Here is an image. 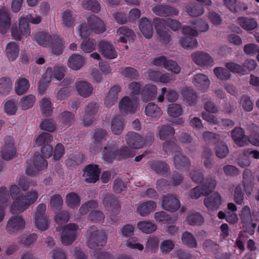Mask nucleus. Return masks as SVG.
I'll return each mask as SVG.
<instances>
[{
    "label": "nucleus",
    "instance_id": "nucleus-1",
    "mask_svg": "<svg viewBox=\"0 0 259 259\" xmlns=\"http://www.w3.org/2000/svg\"><path fill=\"white\" fill-rule=\"evenodd\" d=\"M10 195L14 201L10 207L12 214H19L23 212L37 199L38 195L36 191L28 192L24 195L19 196L20 190L16 185H13L10 189Z\"/></svg>",
    "mask_w": 259,
    "mask_h": 259
},
{
    "label": "nucleus",
    "instance_id": "nucleus-2",
    "mask_svg": "<svg viewBox=\"0 0 259 259\" xmlns=\"http://www.w3.org/2000/svg\"><path fill=\"white\" fill-rule=\"evenodd\" d=\"M34 40L42 47H50L53 54L59 55L62 54L63 49V41L58 35L53 37L44 32H37L34 35Z\"/></svg>",
    "mask_w": 259,
    "mask_h": 259
},
{
    "label": "nucleus",
    "instance_id": "nucleus-3",
    "mask_svg": "<svg viewBox=\"0 0 259 259\" xmlns=\"http://www.w3.org/2000/svg\"><path fill=\"white\" fill-rule=\"evenodd\" d=\"M87 243L91 249L104 246L107 242V236L102 230H98L94 225L89 227L87 231Z\"/></svg>",
    "mask_w": 259,
    "mask_h": 259
},
{
    "label": "nucleus",
    "instance_id": "nucleus-4",
    "mask_svg": "<svg viewBox=\"0 0 259 259\" xmlns=\"http://www.w3.org/2000/svg\"><path fill=\"white\" fill-rule=\"evenodd\" d=\"M217 182L214 178H206L203 184L194 188L190 192V196L192 199H198L201 196L209 195L215 188Z\"/></svg>",
    "mask_w": 259,
    "mask_h": 259
},
{
    "label": "nucleus",
    "instance_id": "nucleus-5",
    "mask_svg": "<svg viewBox=\"0 0 259 259\" xmlns=\"http://www.w3.org/2000/svg\"><path fill=\"white\" fill-rule=\"evenodd\" d=\"M146 140L140 134L128 132L126 135V142L128 146L132 149H140L145 144L151 145L154 141V134L150 133L146 136Z\"/></svg>",
    "mask_w": 259,
    "mask_h": 259
},
{
    "label": "nucleus",
    "instance_id": "nucleus-6",
    "mask_svg": "<svg viewBox=\"0 0 259 259\" xmlns=\"http://www.w3.org/2000/svg\"><path fill=\"white\" fill-rule=\"evenodd\" d=\"M26 174L32 176L36 175L39 171L47 168L48 161L38 153H36L33 157V160H27Z\"/></svg>",
    "mask_w": 259,
    "mask_h": 259
},
{
    "label": "nucleus",
    "instance_id": "nucleus-7",
    "mask_svg": "<svg viewBox=\"0 0 259 259\" xmlns=\"http://www.w3.org/2000/svg\"><path fill=\"white\" fill-rule=\"evenodd\" d=\"M78 225L75 224H69L64 226L61 234V240L64 245H69L75 240L78 229Z\"/></svg>",
    "mask_w": 259,
    "mask_h": 259
},
{
    "label": "nucleus",
    "instance_id": "nucleus-8",
    "mask_svg": "<svg viewBox=\"0 0 259 259\" xmlns=\"http://www.w3.org/2000/svg\"><path fill=\"white\" fill-rule=\"evenodd\" d=\"M46 205L44 203L39 204L37 207L34 216L35 227L45 231L48 228V223L46 215Z\"/></svg>",
    "mask_w": 259,
    "mask_h": 259
},
{
    "label": "nucleus",
    "instance_id": "nucleus-9",
    "mask_svg": "<svg viewBox=\"0 0 259 259\" xmlns=\"http://www.w3.org/2000/svg\"><path fill=\"white\" fill-rule=\"evenodd\" d=\"M5 144L2 147L1 156L6 160H10L16 156V150L14 141L11 136H6L4 139Z\"/></svg>",
    "mask_w": 259,
    "mask_h": 259
},
{
    "label": "nucleus",
    "instance_id": "nucleus-10",
    "mask_svg": "<svg viewBox=\"0 0 259 259\" xmlns=\"http://www.w3.org/2000/svg\"><path fill=\"white\" fill-rule=\"evenodd\" d=\"M65 72V68L63 67L57 66L54 67V69L51 67H48L44 74L41 80L40 81V84L39 87L40 93H43V91H42L41 89V84L42 82H50L53 75H54V77L56 79L60 80L64 77Z\"/></svg>",
    "mask_w": 259,
    "mask_h": 259
},
{
    "label": "nucleus",
    "instance_id": "nucleus-11",
    "mask_svg": "<svg viewBox=\"0 0 259 259\" xmlns=\"http://www.w3.org/2000/svg\"><path fill=\"white\" fill-rule=\"evenodd\" d=\"M30 33V29L29 27L28 22L23 19L20 18L19 23V28L17 26L12 27L11 29L12 36L14 39L20 40L24 37H26Z\"/></svg>",
    "mask_w": 259,
    "mask_h": 259
},
{
    "label": "nucleus",
    "instance_id": "nucleus-12",
    "mask_svg": "<svg viewBox=\"0 0 259 259\" xmlns=\"http://www.w3.org/2000/svg\"><path fill=\"white\" fill-rule=\"evenodd\" d=\"M162 208L170 212H176L180 207V202L174 195L167 194L162 197Z\"/></svg>",
    "mask_w": 259,
    "mask_h": 259
},
{
    "label": "nucleus",
    "instance_id": "nucleus-13",
    "mask_svg": "<svg viewBox=\"0 0 259 259\" xmlns=\"http://www.w3.org/2000/svg\"><path fill=\"white\" fill-rule=\"evenodd\" d=\"M25 225V220L19 215L12 217L8 221L6 230L10 234H14L23 230Z\"/></svg>",
    "mask_w": 259,
    "mask_h": 259
},
{
    "label": "nucleus",
    "instance_id": "nucleus-14",
    "mask_svg": "<svg viewBox=\"0 0 259 259\" xmlns=\"http://www.w3.org/2000/svg\"><path fill=\"white\" fill-rule=\"evenodd\" d=\"M83 172L85 182L95 183L99 180L101 171L98 165L90 164L84 168Z\"/></svg>",
    "mask_w": 259,
    "mask_h": 259
},
{
    "label": "nucleus",
    "instance_id": "nucleus-15",
    "mask_svg": "<svg viewBox=\"0 0 259 259\" xmlns=\"http://www.w3.org/2000/svg\"><path fill=\"white\" fill-rule=\"evenodd\" d=\"M138 105V100L131 99L129 97L125 96L120 101L119 108L122 113H134L136 111Z\"/></svg>",
    "mask_w": 259,
    "mask_h": 259
},
{
    "label": "nucleus",
    "instance_id": "nucleus-16",
    "mask_svg": "<svg viewBox=\"0 0 259 259\" xmlns=\"http://www.w3.org/2000/svg\"><path fill=\"white\" fill-rule=\"evenodd\" d=\"M98 107L95 103L91 102L85 108L84 114L81 118L85 126L91 125L95 119L94 116L98 112Z\"/></svg>",
    "mask_w": 259,
    "mask_h": 259
},
{
    "label": "nucleus",
    "instance_id": "nucleus-17",
    "mask_svg": "<svg viewBox=\"0 0 259 259\" xmlns=\"http://www.w3.org/2000/svg\"><path fill=\"white\" fill-rule=\"evenodd\" d=\"M152 11L156 15L164 17L179 14V11L176 8L167 5L156 6L152 8Z\"/></svg>",
    "mask_w": 259,
    "mask_h": 259
},
{
    "label": "nucleus",
    "instance_id": "nucleus-18",
    "mask_svg": "<svg viewBox=\"0 0 259 259\" xmlns=\"http://www.w3.org/2000/svg\"><path fill=\"white\" fill-rule=\"evenodd\" d=\"M87 20L92 32L97 34H100L105 31L104 23L95 15L91 14L87 18Z\"/></svg>",
    "mask_w": 259,
    "mask_h": 259
},
{
    "label": "nucleus",
    "instance_id": "nucleus-19",
    "mask_svg": "<svg viewBox=\"0 0 259 259\" xmlns=\"http://www.w3.org/2000/svg\"><path fill=\"white\" fill-rule=\"evenodd\" d=\"M117 145L112 142H108L106 146L104 147L102 151V158L108 163H112L117 159Z\"/></svg>",
    "mask_w": 259,
    "mask_h": 259
},
{
    "label": "nucleus",
    "instance_id": "nucleus-20",
    "mask_svg": "<svg viewBox=\"0 0 259 259\" xmlns=\"http://www.w3.org/2000/svg\"><path fill=\"white\" fill-rule=\"evenodd\" d=\"M103 204L105 207L111 208L113 213H117L120 211L119 202L113 194H105L103 197Z\"/></svg>",
    "mask_w": 259,
    "mask_h": 259
},
{
    "label": "nucleus",
    "instance_id": "nucleus-21",
    "mask_svg": "<svg viewBox=\"0 0 259 259\" xmlns=\"http://www.w3.org/2000/svg\"><path fill=\"white\" fill-rule=\"evenodd\" d=\"M191 57L193 61L200 66H208L212 65L213 59L207 53L203 52H197L192 54Z\"/></svg>",
    "mask_w": 259,
    "mask_h": 259
},
{
    "label": "nucleus",
    "instance_id": "nucleus-22",
    "mask_svg": "<svg viewBox=\"0 0 259 259\" xmlns=\"http://www.w3.org/2000/svg\"><path fill=\"white\" fill-rule=\"evenodd\" d=\"M98 46L100 52L104 57L112 59L117 57V52L114 46L109 42L102 41L99 44Z\"/></svg>",
    "mask_w": 259,
    "mask_h": 259
},
{
    "label": "nucleus",
    "instance_id": "nucleus-23",
    "mask_svg": "<svg viewBox=\"0 0 259 259\" xmlns=\"http://www.w3.org/2000/svg\"><path fill=\"white\" fill-rule=\"evenodd\" d=\"M153 22L157 34L160 38L161 42L164 44L168 43L171 39V32L166 29L163 25L159 24V22L156 21L155 19L153 20Z\"/></svg>",
    "mask_w": 259,
    "mask_h": 259
},
{
    "label": "nucleus",
    "instance_id": "nucleus-24",
    "mask_svg": "<svg viewBox=\"0 0 259 259\" xmlns=\"http://www.w3.org/2000/svg\"><path fill=\"white\" fill-rule=\"evenodd\" d=\"M157 95V87L152 84H146L142 90L141 97L145 102L154 100Z\"/></svg>",
    "mask_w": 259,
    "mask_h": 259
},
{
    "label": "nucleus",
    "instance_id": "nucleus-25",
    "mask_svg": "<svg viewBox=\"0 0 259 259\" xmlns=\"http://www.w3.org/2000/svg\"><path fill=\"white\" fill-rule=\"evenodd\" d=\"M222 203L221 196L218 192L214 193L204 200L205 206L208 209L216 210L219 208Z\"/></svg>",
    "mask_w": 259,
    "mask_h": 259
},
{
    "label": "nucleus",
    "instance_id": "nucleus-26",
    "mask_svg": "<svg viewBox=\"0 0 259 259\" xmlns=\"http://www.w3.org/2000/svg\"><path fill=\"white\" fill-rule=\"evenodd\" d=\"M224 5L232 12L240 13L247 10V6L243 3L236 0H223Z\"/></svg>",
    "mask_w": 259,
    "mask_h": 259
},
{
    "label": "nucleus",
    "instance_id": "nucleus-27",
    "mask_svg": "<svg viewBox=\"0 0 259 259\" xmlns=\"http://www.w3.org/2000/svg\"><path fill=\"white\" fill-rule=\"evenodd\" d=\"M232 139L236 145L243 147L247 144V137L245 136L244 130L241 127H235L231 133Z\"/></svg>",
    "mask_w": 259,
    "mask_h": 259
},
{
    "label": "nucleus",
    "instance_id": "nucleus-28",
    "mask_svg": "<svg viewBox=\"0 0 259 259\" xmlns=\"http://www.w3.org/2000/svg\"><path fill=\"white\" fill-rule=\"evenodd\" d=\"M121 88L119 85H115L110 89L104 101L106 107H110L115 104L118 99V94L121 92Z\"/></svg>",
    "mask_w": 259,
    "mask_h": 259
},
{
    "label": "nucleus",
    "instance_id": "nucleus-29",
    "mask_svg": "<svg viewBox=\"0 0 259 259\" xmlns=\"http://www.w3.org/2000/svg\"><path fill=\"white\" fill-rule=\"evenodd\" d=\"M145 112L147 116L152 120H157L162 115V110L157 105L154 103H149L145 107Z\"/></svg>",
    "mask_w": 259,
    "mask_h": 259
},
{
    "label": "nucleus",
    "instance_id": "nucleus-30",
    "mask_svg": "<svg viewBox=\"0 0 259 259\" xmlns=\"http://www.w3.org/2000/svg\"><path fill=\"white\" fill-rule=\"evenodd\" d=\"M11 19L9 14L3 7L0 9V33L5 34L9 29Z\"/></svg>",
    "mask_w": 259,
    "mask_h": 259
},
{
    "label": "nucleus",
    "instance_id": "nucleus-31",
    "mask_svg": "<svg viewBox=\"0 0 259 259\" xmlns=\"http://www.w3.org/2000/svg\"><path fill=\"white\" fill-rule=\"evenodd\" d=\"M116 33L119 35L118 41L122 43H126L127 40H133L136 36L134 32L125 26L120 27L117 29Z\"/></svg>",
    "mask_w": 259,
    "mask_h": 259
},
{
    "label": "nucleus",
    "instance_id": "nucleus-32",
    "mask_svg": "<svg viewBox=\"0 0 259 259\" xmlns=\"http://www.w3.org/2000/svg\"><path fill=\"white\" fill-rule=\"evenodd\" d=\"M139 28L141 32L146 38L152 37L153 32V26L147 18L141 19L139 22Z\"/></svg>",
    "mask_w": 259,
    "mask_h": 259
},
{
    "label": "nucleus",
    "instance_id": "nucleus-33",
    "mask_svg": "<svg viewBox=\"0 0 259 259\" xmlns=\"http://www.w3.org/2000/svg\"><path fill=\"white\" fill-rule=\"evenodd\" d=\"M181 94L183 98L190 105L195 104L198 95L196 92L191 87H185L181 90Z\"/></svg>",
    "mask_w": 259,
    "mask_h": 259
},
{
    "label": "nucleus",
    "instance_id": "nucleus-34",
    "mask_svg": "<svg viewBox=\"0 0 259 259\" xmlns=\"http://www.w3.org/2000/svg\"><path fill=\"white\" fill-rule=\"evenodd\" d=\"M174 163L176 168L179 170L188 169L191 164L189 159L181 153L174 156Z\"/></svg>",
    "mask_w": 259,
    "mask_h": 259
},
{
    "label": "nucleus",
    "instance_id": "nucleus-35",
    "mask_svg": "<svg viewBox=\"0 0 259 259\" xmlns=\"http://www.w3.org/2000/svg\"><path fill=\"white\" fill-rule=\"evenodd\" d=\"M84 158L80 153L70 154L65 160L66 165L69 169L74 168L83 162Z\"/></svg>",
    "mask_w": 259,
    "mask_h": 259
},
{
    "label": "nucleus",
    "instance_id": "nucleus-36",
    "mask_svg": "<svg viewBox=\"0 0 259 259\" xmlns=\"http://www.w3.org/2000/svg\"><path fill=\"white\" fill-rule=\"evenodd\" d=\"M193 82L195 86L203 91L207 89L210 84V81L208 77L201 73L194 75Z\"/></svg>",
    "mask_w": 259,
    "mask_h": 259
},
{
    "label": "nucleus",
    "instance_id": "nucleus-37",
    "mask_svg": "<svg viewBox=\"0 0 259 259\" xmlns=\"http://www.w3.org/2000/svg\"><path fill=\"white\" fill-rule=\"evenodd\" d=\"M76 88L79 94L82 97H89L93 91L91 84L87 81H80L76 82Z\"/></svg>",
    "mask_w": 259,
    "mask_h": 259
},
{
    "label": "nucleus",
    "instance_id": "nucleus-38",
    "mask_svg": "<svg viewBox=\"0 0 259 259\" xmlns=\"http://www.w3.org/2000/svg\"><path fill=\"white\" fill-rule=\"evenodd\" d=\"M59 120L63 127L68 128L74 122L75 116L73 113L65 111L61 113Z\"/></svg>",
    "mask_w": 259,
    "mask_h": 259
},
{
    "label": "nucleus",
    "instance_id": "nucleus-39",
    "mask_svg": "<svg viewBox=\"0 0 259 259\" xmlns=\"http://www.w3.org/2000/svg\"><path fill=\"white\" fill-rule=\"evenodd\" d=\"M156 207V203L152 201H148L142 203L137 208V212L140 215L145 217L154 210Z\"/></svg>",
    "mask_w": 259,
    "mask_h": 259
},
{
    "label": "nucleus",
    "instance_id": "nucleus-40",
    "mask_svg": "<svg viewBox=\"0 0 259 259\" xmlns=\"http://www.w3.org/2000/svg\"><path fill=\"white\" fill-rule=\"evenodd\" d=\"M6 51L9 60L11 61H14L18 57L19 54L18 44L13 41L8 43L6 48Z\"/></svg>",
    "mask_w": 259,
    "mask_h": 259
},
{
    "label": "nucleus",
    "instance_id": "nucleus-41",
    "mask_svg": "<svg viewBox=\"0 0 259 259\" xmlns=\"http://www.w3.org/2000/svg\"><path fill=\"white\" fill-rule=\"evenodd\" d=\"M237 22L244 29L247 31L252 30L257 26L256 21L252 18L239 17L237 19Z\"/></svg>",
    "mask_w": 259,
    "mask_h": 259
},
{
    "label": "nucleus",
    "instance_id": "nucleus-42",
    "mask_svg": "<svg viewBox=\"0 0 259 259\" xmlns=\"http://www.w3.org/2000/svg\"><path fill=\"white\" fill-rule=\"evenodd\" d=\"M83 63L84 59L81 55L73 54L68 59V66L70 68L77 70L82 66Z\"/></svg>",
    "mask_w": 259,
    "mask_h": 259
},
{
    "label": "nucleus",
    "instance_id": "nucleus-43",
    "mask_svg": "<svg viewBox=\"0 0 259 259\" xmlns=\"http://www.w3.org/2000/svg\"><path fill=\"white\" fill-rule=\"evenodd\" d=\"M124 121L119 115L116 116L112 120L111 128L114 135H120L124 128Z\"/></svg>",
    "mask_w": 259,
    "mask_h": 259
},
{
    "label": "nucleus",
    "instance_id": "nucleus-44",
    "mask_svg": "<svg viewBox=\"0 0 259 259\" xmlns=\"http://www.w3.org/2000/svg\"><path fill=\"white\" fill-rule=\"evenodd\" d=\"M156 21L159 22V24L163 25L164 27H168L173 31L178 30L181 26L180 22L175 19L169 18L163 19L160 18H154Z\"/></svg>",
    "mask_w": 259,
    "mask_h": 259
},
{
    "label": "nucleus",
    "instance_id": "nucleus-45",
    "mask_svg": "<svg viewBox=\"0 0 259 259\" xmlns=\"http://www.w3.org/2000/svg\"><path fill=\"white\" fill-rule=\"evenodd\" d=\"M187 221L191 226H200L204 222V218L199 212H191L188 213Z\"/></svg>",
    "mask_w": 259,
    "mask_h": 259
},
{
    "label": "nucleus",
    "instance_id": "nucleus-46",
    "mask_svg": "<svg viewBox=\"0 0 259 259\" xmlns=\"http://www.w3.org/2000/svg\"><path fill=\"white\" fill-rule=\"evenodd\" d=\"M142 84L139 82L133 81L128 83V89L132 99L138 100V96L142 94Z\"/></svg>",
    "mask_w": 259,
    "mask_h": 259
},
{
    "label": "nucleus",
    "instance_id": "nucleus-47",
    "mask_svg": "<svg viewBox=\"0 0 259 259\" xmlns=\"http://www.w3.org/2000/svg\"><path fill=\"white\" fill-rule=\"evenodd\" d=\"M175 134L174 127L169 125H163L159 129V137L161 140H165L167 139L173 137Z\"/></svg>",
    "mask_w": 259,
    "mask_h": 259
},
{
    "label": "nucleus",
    "instance_id": "nucleus-48",
    "mask_svg": "<svg viewBox=\"0 0 259 259\" xmlns=\"http://www.w3.org/2000/svg\"><path fill=\"white\" fill-rule=\"evenodd\" d=\"M30 84L27 79L20 78L16 82L15 92L17 95H22L28 90Z\"/></svg>",
    "mask_w": 259,
    "mask_h": 259
},
{
    "label": "nucleus",
    "instance_id": "nucleus-49",
    "mask_svg": "<svg viewBox=\"0 0 259 259\" xmlns=\"http://www.w3.org/2000/svg\"><path fill=\"white\" fill-rule=\"evenodd\" d=\"M240 220L243 227H247L252 221V217L250 207L248 206H244L242 208L240 213Z\"/></svg>",
    "mask_w": 259,
    "mask_h": 259
},
{
    "label": "nucleus",
    "instance_id": "nucleus-50",
    "mask_svg": "<svg viewBox=\"0 0 259 259\" xmlns=\"http://www.w3.org/2000/svg\"><path fill=\"white\" fill-rule=\"evenodd\" d=\"M187 13L193 17H198L203 14L204 9L202 4H191L186 8Z\"/></svg>",
    "mask_w": 259,
    "mask_h": 259
},
{
    "label": "nucleus",
    "instance_id": "nucleus-51",
    "mask_svg": "<svg viewBox=\"0 0 259 259\" xmlns=\"http://www.w3.org/2000/svg\"><path fill=\"white\" fill-rule=\"evenodd\" d=\"M81 5L84 9L95 13H98L101 9L100 4L97 0H83Z\"/></svg>",
    "mask_w": 259,
    "mask_h": 259
},
{
    "label": "nucleus",
    "instance_id": "nucleus-52",
    "mask_svg": "<svg viewBox=\"0 0 259 259\" xmlns=\"http://www.w3.org/2000/svg\"><path fill=\"white\" fill-rule=\"evenodd\" d=\"M80 198L75 192H70L66 196V203L68 207L74 208L79 205Z\"/></svg>",
    "mask_w": 259,
    "mask_h": 259
},
{
    "label": "nucleus",
    "instance_id": "nucleus-53",
    "mask_svg": "<svg viewBox=\"0 0 259 259\" xmlns=\"http://www.w3.org/2000/svg\"><path fill=\"white\" fill-rule=\"evenodd\" d=\"M137 227L142 232L146 234L152 233L157 229V226L155 224L147 221L139 222Z\"/></svg>",
    "mask_w": 259,
    "mask_h": 259
},
{
    "label": "nucleus",
    "instance_id": "nucleus-54",
    "mask_svg": "<svg viewBox=\"0 0 259 259\" xmlns=\"http://www.w3.org/2000/svg\"><path fill=\"white\" fill-rule=\"evenodd\" d=\"M183 243L190 248L197 247V244L195 237L192 234L185 232L182 234L181 237Z\"/></svg>",
    "mask_w": 259,
    "mask_h": 259
},
{
    "label": "nucleus",
    "instance_id": "nucleus-55",
    "mask_svg": "<svg viewBox=\"0 0 259 259\" xmlns=\"http://www.w3.org/2000/svg\"><path fill=\"white\" fill-rule=\"evenodd\" d=\"M41 111L45 116H50L53 112V106L50 100L47 98H44L40 103Z\"/></svg>",
    "mask_w": 259,
    "mask_h": 259
},
{
    "label": "nucleus",
    "instance_id": "nucleus-56",
    "mask_svg": "<svg viewBox=\"0 0 259 259\" xmlns=\"http://www.w3.org/2000/svg\"><path fill=\"white\" fill-rule=\"evenodd\" d=\"M181 46L187 49H193L197 47V39L194 37L185 36L180 40Z\"/></svg>",
    "mask_w": 259,
    "mask_h": 259
},
{
    "label": "nucleus",
    "instance_id": "nucleus-57",
    "mask_svg": "<svg viewBox=\"0 0 259 259\" xmlns=\"http://www.w3.org/2000/svg\"><path fill=\"white\" fill-rule=\"evenodd\" d=\"M117 159L118 160L133 157L135 155L133 150L126 146L122 147L120 149L117 148Z\"/></svg>",
    "mask_w": 259,
    "mask_h": 259
},
{
    "label": "nucleus",
    "instance_id": "nucleus-58",
    "mask_svg": "<svg viewBox=\"0 0 259 259\" xmlns=\"http://www.w3.org/2000/svg\"><path fill=\"white\" fill-rule=\"evenodd\" d=\"M120 72L124 77L131 79H137L139 77L138 71L131 67H122L120 69Z\"/></svg>",
    "mask_w": 259,
    "mask_h": 259
},
{
    "label": "nucleus",
    "instance_id": "nucleus-59",
    "mask_svg": "<svg viewBox=\"0 0 259 259\" xmlns=\"http://www.w3.org/2000/svg\"><path fill=\"white\" fill-rule=\"evenodd\" d=\"M52 135L46 132H42L35 139V143L38 146L50 144L53 140Z\"/></svg>",
    "mask_w": 259,
    "mask_h": 259
},
{
    "label": "nucleus",
    "instance_id": "nucleus-60",
    "mask_svg": "<svg viewBox=\"0 0 259 259\" xmlns=\"http://www.w3.org/2000/svg\"><path fill=\"white\" fill-rule=\"evenodd\" d=\"M151 167L157 174H165L169 170V166L162 161H156L151 164Z\"/></svg>",
    "mask_w": 259,
    "mask_h": 259
},
{
    "label": "nucleus",
    "instance_id": "nucleus-61",
    "mask_svg": "<svg viewBox=\"0 0 259 259\" xmlns=\"http://www.w3.org/2000/svg\"><path fill=\"white\" fill-rule=\"evenodd\" d=\"M35 101V97L33 95H29L23 97L20 101V105L23 110H27L31 107L34 105Z\"/></svg>",
    "mask_w": 259,
    "mask_h": 259
},
{
    "label": "nucleus",
    "instance_id": "nucleus-62",
    "mask_svg": "<svg viewBox=\"0 0 259 259\" xmlns=\"http://www.w3.org/2000/svg\"><path fill=\"white\" fill-rule=\"evenodd\" d=\"M154 218L157 221L162 223H174V222L176 221L175 218L172 219L166 212L163 211L155 212Z\"/></svg>",
    "mask_w": 259,
    "mask_h": 259
},
{
    "label": "nucleus",
    "instance_id": "nucleus-63",
    "mask_svg": "<svg viewBox=\"0 0 259 259\" xmlns=\"http://www.w3.org/2000/svg\"><path fill=\"white\" fill-rule=\"evenodd\" d=\"M229 148L224 142H218L215 148V152L217 157L220 158H224L229 153Z\"/></svg>",
    "mask_w": 259,
    "mask_h": 259
},
{
    "label": "nucleus",
    "instance_id": "nucleus-64",
    "mask_svg": "<svg viewBox=\"0 0 259 259\" xmlns=\"http://www.w3.org/2000/svg\"><path fill=\"white\" fill-rule=\"evenodd\" d=\"M95 40L93 39H84L80 45V48L84 53H91L95 50Z\"/></svg>",
    "mask_w": 259,
    "mask_h": 259
}]
</instances>
